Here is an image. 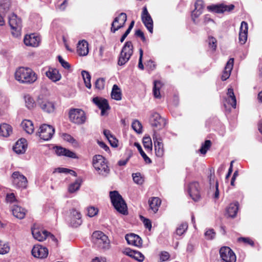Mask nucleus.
I'll use <instances>...</instances> for the list:
<instances>
[{"label": "nucleus", "instance_id": "f257e3e1", "mask_svg": "<svg viewBox=\"0 0 262 262\" xmlns=\"http://www.w3.org/2000/svg\"><path fill=\"white\" fill-rule=\"evenodd\" d=\"M16 80L21 83L32 84L37 79V74L30 68L20 67L15 73Z\"/></svg>", "mask_w": 262, "mask_h": 262}, {"label": "nucleus", "instance_id": "f03ea898", "mask_svg": "<svg viewBox=\"0 0 262 262\" xmlns=\"http://www.w3.org/2000/svg\"><path fill=\"white\" fill-rule=\"evenodd\" d=\"M93 165L98 174L106 176L110 172V168L106 159L101 155H96L93 159Z\"/></svg>", "mask_w": 262, "mask_h": 262}, {"label": "nucleus", "instance_id": "7ed1b4c3", "mask_svg": "<svg viewBox=\"0 0 262 262\" xmlns=\"http://www.w3.org/2000/svg\"><path fill=\"white\" fill-rule=\"evenodd\" d=\"M110 196L114 208L120 213L125 214L127 206L122 196L117 191H110Z\"/></svg>", "mask_w": 262, "mask_h": 262}, {"label": "nucleus", "instance_id": "20e7f679", "mask_svg": "<svg viewBox=\"0 0 262 262\" xmlns=\"http://www.w3.org/2000/svg\"><path fill=\"white\" fill-rule=\"evenodd\" d=\"M92 239L93 244L99 248L106 249L109 248L110 242L107 236L100 231L94 232Z\"/></svg>", "mask_w": 262, "mask_h": 262}, {"label": "nucleus", "instance_id": "39448f33", "mask_svg": "<svg viewBox=\"0 0 262 262\" xmlns=\"http://www.w3.org/2000/svg\"><path fill=\"white\" fill-rule=\"evenodd\" d=\"M133 53V45L130 41L125 42L120 53L118 64L119 66L125 64Z\"/></svg>", "mask_w": 262, "mask_h": 262}, {"label": "nucleus", "instance_id": "423d86ee", "mask_svg": "<svg viewBox=\"0 0 262 262\" xmlns=\"http://www.w3.org/2000/svg\"><path fill=\"white\" fill-rule=\"evenodd\" d=\"M70 120L77 124H82L85 123L86 117L84 112L78 108H72L69 113Z\"/></svg>", "mask_w": 262, "mask_h": 262}, {"label": "nucleus", "instance_id": "0eeeda50", "mask_svg": "<svg viewBox=\"0 0 262 262\" xmlns=\"http://www.w3.org/2000/svg\"><path fill=\"white\" fill-rule=\"evenodd\" d=\"M37 104L45 112L51 113L54 112L55 107L53 102L50 101L42 95L38 96Z\"/></svg>", "mask_w": 262, "mask_h": 262}, {"label": "nucleus", "instance_id": "6e6552de", "mask_svg": "<svg viewBox=\"0 0 262 262\" xmlns=\"http://www.w3.org/2000/svg\"><path fill=\"white\" fill-rule=\"evenodd\" d=\"M14 186L19 189H26L28 185L27 178L19 171H14L11 176Z\"/></svg>", "mask_w": 262, "mask_h": 262}, {"label": "nucleus", "instance_id": "1a4fd4ad", "mask_svg": "<svg viewBox=\"0 0 262 262\" xmlns=\"http://www.w3.org/2000/svg\"><path fill=\"white\" fill-rule=\"evenodd\" d=\"M68 222L71 227L74 228H77L81 225L82 220L80 212L75 209L70 210Z\"/></svg>", "mask_w": 262, "mask_h": 262}, {"label": "nucleus", "instance_id": "9d476101", "mask_svg": "<svg viewBox=\"0 0 262 262\" xmlns=\"http://www.w3.org/2000/svg\"><path fill=\"white\" fill-rule=\"evenodd\" d=\"M149 123L152 127L160 129L165 126L166 121L159 113L152 112L149 118Z\"/></svg>", "mask_w": 262, "mask_h": 262}, {"label": "nucleus", "instance_id": "9b49d317", "mask_svg": "<svg viewBox=\"0 0 262 262\" xmlns=\"http://www.w3.org/2000/svg\"><path fill=\"white\" fill-rule=\"evenodd\" d=\"M55 133V129L51 125L43 124L41 125L38 132L40 139L48 141L51 139Z\"/></svg>", "mask_w": 262, "mask_h": 262}, {"label": "nucleus", "instance_id": "f8f14e48", "mask_svg": "<svg viewBox=\"0 0 262 262\" xmlns=\"http://www.w3.org/2000/svg\"><path fill=\"white\" fill-rule=\"evenodd\" d=\"M9 24L12 30L15 31L16 33L12 32L13 35H18L21 29V20L14 13H11L9 16Z\"/></svg>", "mask_w": 262, "mask_h": 262}, {"label": "nucleus", "instance_id": "ddd939ff", "mask_svg": "<svg viewBox=\"0 0 262 262\" xmlns=\"http://www.w3.org/2000/svg\"><path fill=\"white\" fill-rule=\"evenodd\" d=\"M127 20V16L125 13H121L118 16L115 18L111 25V31L115 33L119 29L123 28Z\"/></svg>", "mask_w": 262, "mask_h": 262}, {"label": "nucleus", "instance_id": "4468645a", "mask_svg": "<svg viewBox=\"0 0 262 262\" xmlns=\"http://www.w3.org/2000/svg\"><path fill=\"white\" fill-rule=\"evenodd\" d=\"M220 256L225 262H235L236 256L233 251L228 247H222L220 250Z\"/></svg>", "mask_w": 262, "mask_h": 262}, {"label": "nucleus", "instance_id": "2eb2a0df", "mask_svg": "<svg viewBox=\"0 0 262 262\" xmlns=\"http://www.w3.org/2000/svg\"><path fill=\"white\" fill-rule=\"evenodd\" d=\"M234 5L231 4L229 5H225L223 4L219 5H213L208 6L207 9L216 13H223L225 12H230L234 9Z\"/></svg>", "mask_w": 262, "mask_h": 262}, {"label": "nucleus", "instance_id": "dca6fc26", "mask_svg": "<svg viewBox=\"0 0 262 262\" xmlns=\"http://www.w3.org/2000/svg\"><path fill=\"white\" fill-rule=\"evenodd\" d=\"M188 192L194 201H198L201 198L199 184L196 182L190 183L188 187Z\"/></svg>", "mask_w": 262, "mask_h": 262}, {"label": "nucleus", "instance_id": "f3484780", "mask_svg": "<svg viewBox=\"0 0 262 262\" xmlns=\"http://www.w3.org/2000/svg\"><path fill=\"white\" fill-rule=\"evenodd\" d=\"M204 8V2L202 0H197L195 3V9L191 14L192 19L195 24H199V21L196 19L202 14Z\"/></svg>", "mask_w": 262, "mask_h": 262}, {"label": "nucleus", "instance_id": "a211bd4d", "mask_svg": "<svg viewBox=\"0 0 262 262\" xmlns=\"http://www.w3.org/2000/svg\"><path fill=\"white\" fill-rule=\"evenodd\" d=\"M142 21L147 29L151 33L153 32V21L148 12L146 7H144L141 15Z\"/></svg>", "mask_w": 262, "mask_h": 262}, {"label": "nucleus", "instance_id": "6ab92c4d", "mask_svg": "<svg viewBox=\"0 0 262 262\" xmlns=\"http://www.w3.org/2000/svg\"><path fill=\"white\" fill-rule=\"evenodd\" d=\"M152 139L155 144V153L157 157H161L163 156L164 149L162 139L158 138L156 133L152 136Z\"/></svg>", "mask_w": 262, "mask_h": 262}, {"label": "nucleus", "instance_id": "aec40b11", "mask_svg": "<svg viewBox=\"0 0 262 262\" xmlns=\"http://www.w3.org/2000/svg\"><path fill=\"white\" fill-rule=\"evenodd\" d=\"M33 256L39 258H46L48 255V250L47 248L40 245H35L32 250Z\"/></svg>", "mask_w": 262, "mask_h": 262}, {"label": "nucleus", "instance_id": "412c9836", "mask_svg": "<svg viewBox=\"0 0 262 262\" xmlns=\"http://www.w3.org/2000/svg\"><path fill=\"white\" fill-rule=\"evenodd\" d=\"M40 38L36 34L33 33L25 36L24 39V43L28 46L37 47L40 42Z\"/></svg>", "mask_w": 262, "mask_h": 262}, {"label": "nucleus", "instance_id": "4be33fe9", "mask_svg": "<svg viewBox=\"0 0 262 262\" xmlns=\"http://www.w3.org/2000/svg\"><path fill=\"white\" fill-rule=\"evenodd\" d=\"M31 231L33 237L39 242L43 241L48 237V231L35 228V226L31 228Z\"/></svg>", "mask_w": 262, "mask_h": 262}, {"label": "nucleus", "instance_id": "5701e85b", "mask_svg": "<svg viewBox=\"0 0 262 262\" xmlns=\"http://www.w3.org/2000/svg\"><path fill=\"white\" fill-rule=\"evenodd\" d=\"M93 102L101 110L102 116L104 115L105 111L110 108L108 102L105 99L96 97L93 99Z\"/></svg>", "mask_w": 262, "mask_h": 262}, {"label": "nucleus", "instance_id": "b1692460", "mask_svg": "<svg viewBox=\"0 0 262 262\" xmlns=\"http://www.w3.org/2000/svg\"><path fill=\"white\" fill-rule=\"evenodd\" d=\"M248 30V25L247 23L243 21L241 24L238 37L239 42L241 45L245 44L247 40Z\"/></svg>", "mask_w": 262, "mask_h": 262}, {"label": "nucleus", "instance_id": "393cba45", "mask_svg": "<svg viewBox=\"0 0 262 262\" xmlns=\"http://www.w3.org/2000/svg\"><path fill=\"white\" fill-rule=\"evenodd\" d=\"M226 103L231 105L234 108L236 107V99L233 92V90L232 88L228 89L227 96L225 98V107H226Z\"/></svg>", "mask_w": 262, "mask_h": 262}, {"label": "nucleus", "instance_id": "a878e982", "mask_svg": "<svg viewBox=\"0 0 262 262\" xmlns=\"http://www.w3.org/2000/svg\"><path fill=\"white\" fill-rule=\"evenodd\" d=\"M125 238L129 245L136 247H140L142 245V239L138 235L134 233L127 234Z\"/></svg>", "mask_w": 262, "mask_h": 262}, {"label": "nucleus", "instance_id": "bb28decb", "mask_svg": "<svg viewBox=\"0 0 262 262\" xmlns=\"http://www.w3.org/2000/svg\"><path fill=\"white\" fill-rule=\"evenodd\" d=\"M27 144L26 139L21 138L18 140L13 146V150L18 154H24L27 149Z\"/></svg>", "mask_w": 262, "mask_h": 262}, {"label": "nucleus", "instance_id": "cd10ccee", "mask_svg": "<svg viewBox=\"0 0 262 262\" xmlns=\"http://www.w3.org/2000/svg\"><path fill=\"white\" fill-rule=\"evenodd\" d=\"M46 75L53 82H56L61 79V75L59 71L55 68H49L46 72Z\"/></svg>", "mask_w": 262, "mask_h": 262}, {"label": "nucleus", "instance_id": "c85d7f7f", "mask_svg": "<svg viewBox=\"0 0 262 262\" xmlns=\"http://www.w3.org/2000/svg\"><path fill=\"white\" fill-rule=\"evenodd\" d=\"M11 211L13 215L18 219H23L25 217L27 210L18 206V205H14L12 207Z\"/></svg>", "mask_w": 262, "mask_h": 262}, {"label": "nucleus", "instance_id": "c756f323", "mask_svg": "<svg viewBox=\"0 0 262 262\" xmlns=\"http://www.w3.org/2000/svg\"><path fill=\"white\" fill-rule=\"evenodd\" d=\"M88 42L85 40L78 42L77 45V53L80 56H86L89 53Z\"/></svg>", "mask_w": 262, "mask_h": 262}, {"label": "nucleus", "instance_id": "7c9ffc66", "mask_svg": "<svg viewBox=\"0 0 262 262\" xmlns=\"http://www.w3.org/2000/svg\"><path fill=\"white\" fill-rule=\"evenodd\" d=\"M234 59L230 58L226 63L224 71L222 75V80L225 81L227 80L230 76L231 70L233 66Z\"/></svg>", "mask_w": 262, "mask_h": 262}, {"label": "nucleus", "instance_id": "2f4dec72", "mask_svg": "<svg viewBox=\"0 0 262 262\" xmlns=\"http://www.w3.org/2000/svg\"><path fill=\"white\" fill-rule=\"evenodd\" d=\"M148 204L149 209L151 210L154 213H156L159 210V208L161 205V201L157 197H152L149 199Z\"/></svg>", "mask_w": 262, "mask_h": 262}, {"label": "nucleus", "instance_id": "473e14b6", "mask_svg": "<svg viewBox=\"0 0 262 262\" xmlns=\"http://www.w3.org/2000/svg\"><path fill=\"white\" fill-rule=\"evenodd\" d=\"M55 152L58 156H65L68 157L75 158L76 155L74 152L60 146H56Z\"/></svg>", "mask_w": 262, "mask_h": 262}, {"label": "nucleus", "instance_id": "72a5a7b5", "mask_svg": "<svg viewBox=\"0 0 262 262\" xmlns=\"http://www.w3.org/2000/svg\"><path fill=\"white\" fill-rule=\"evenodd\" d=\"M238 203L235 202L231 203L227 208L226 212L229 216L234 217L237 214L238 209Z\"/></svg>", "mask_w": 262, "mask_h": 262}, {"label": "nucleus", "instance_id": "f704fd0d", "mask_svg": "<svg viewBox=\"0 0 262 262\" xmlns=\"http://www.w3.org/2000/svg\"><path fill=\"white\" fill-rule=\"evenodd\" d=\"M12 133V127L6 123L0 125V136L4 137L9 136Z\"/></svg>", "mask_w": 262, "mask_h": 262}, {"label": "nucleus", "instance_id": "c9c22d12", "mask_svg": "<svg viewBox=\"0 0 262 262\" xmlns=\"http://www.w3.org/2000/svg\"><path fill=\"white\" fill-rule=\"evenodd\" d=\"M21 126L26 132L31 134L34 131V126L32 122L29 120H24L21 122Z\"/></svg>", "mask_w": 262, "mask_h": 262}, {"label": "nucleus", "instance_id": "e433bc0d", "mask_svg": "<svg viewBox=\"0 0 262 262\" xmlns=\"http://www.w3.org/2000/svg\"><path fill=\"white\" fill-rule=\"evenodd\" d=\"M122 94L120 89L117 84H114L113 86L111 97L116 100H120L122 98Z\"/></svg>", "mask_w": 262, "mask_h": 262}, {"label": "nucleus", "instance_id": "4c0bfd02", "mask_svg": "<svg viewBox=\"0 0 262 262\" xmlns=\"http://www.w3.org/2000/svg\"><path fill=\"white\" fill-rule=\"evenodd\" d=\"M26 106L29 110L33 109L36 106V103L33 97L29 94L24 96Z\"/></svg>", "mask_w": 262, "mask_h": 262}, {"label": "nucleus", "instance_id": "58836bf2", "mask_svg": "<svg viewBox=\"0 0 262 262\" xmlns=\"http://www.w3.org/2000/svg\"><path fill=\"white\" fill-rule=\"evenodd\" d=\"M81 75L82 76L85 86L88 89H91V75L90 73L86 71H82L81 72Z\"/></svg>", "mask_w": 262, "mask_h": 262}, {"label": "nucleus", "instance_id": "ea45409f", "mask_svg": "<svg viewBox=\"0 0 262 262\" xmlns=\"http://www.w3.org/2000/svg\"><path fill=\"white\" fill-rule=\"evenodd\" d=\"M162 86V83L160 81L156 80L154 81V85L153 88V93L154 96L157 98H160V89Z\"/></svg>", "mask_w": 262, "mask_h": 262}, {"label": "nucleus", "instance_id": "a19ab883", "mask_svg": "<svg viewBox=\"0 0 262 262\" xmlns=\"http://www.w3.org/2000/svg\"><path fill=\"white\" fill-rule=\"evenodd\" d=\"M135 146L137 147L138 151H139L141 156L142 157V158H143L144 161L146 163H151V160H150V159L146 155V154L144 152V151L142 150V148L141 146V145L139 144V143H135Z\"/></svg>", "mask_w": 262, "mask_h": 262}, {"label": "nucleus", "instance_id": "79ce46f5", "mask_svg": "<svg viewBox=\"0 0 262 262\" xmlns=\"http://www.w3.org/2000/svg\"><path fill=\"white\" fill-rule=\"evenodd\" d=\"M188 228L187 224L186 223H183L180 224L176 229V234L179 236H181L183 234Z\"/></svg>", "mask_w": 262, "mask_h": 262}, {"label": "nucleus", "instance_id": "37998d69", "mask_svg": "<svg viewBox=\"0 0 262 262\" xmlns=\"http://www.w3.org/2000/svg\"><path fill=\"white\" fill-rule=\"evenodd\" d=\"M81 183L78 180H76L74 183L71 184L69 186V191L71 193H73L79 190Z\"/></svg>", "mask_w": 262, "mask_h": 262}, {"label": "nucleus", "instance_id": "c03bdc74", "mask_svg": "<svg viewBox=\"0 0 262 262\" xmlns=\"http://www.w3.org/2000/svg\"><path fill=\"white\" fill-rule=\"evenodd\" d=\"M143 144L145 149L149 151L152 150V141L150 137H144L143 139Z\"/></svg>", "mask_w": 262, "mask_h": 262}, {"label": "nucleus", "instance_id": "a18cd8bd", "mask_svg": "<svg viewBox=\"0 0 262 262\" xmlns=\"http://www.w3.org/2000/svg\"><path fill=\"white\" fill-rule=\"evenodd\" d=\"M132 127L133 129L137 133H142V126L141 123L138 120H135L132 123Z\"/></svg>", "mask_w": 262, "mask_h": 262}, {"label": "nucleus", "instance_id": "49530a36", "mask_svg": "<svg viewBox=\"0 0 262 262\" xmlns=\"http://www.w3.org/2000/svg\"><path fill=\"white\" fill-rule=\"evenodd\" d=\"M98 209L94 206H89L86 208L87 215L90 217L95 216L98 214Z\"/></svg>", "mask_w": 262, "mask_h": 262}, {"label": "nucleus", "instance_id": "de8ad7c7", "mask_svg": "<svg viewBox=\"0 0 262 262\" xmlns=\"http://www.w3.org/2000/svg\"><path fill=\"white\" fill-rule=\"evenodd\" d=\"M61 137L64 141L69 142L73 145L77 144V142L76 141V140L71 135L68 134H62L61 135Z\"/></svg>", "mask_w": 262, "mask_h": 262}, {"label": "nucleus", "instance_id": "09e8293b", "mask_svg": "<svg viewBox=\"0 0 262 262\" xmlns=\"http://www.w3.org/2000/svg\"><path fill=\"white\" fill-rule=\"evenodd\" d=\"M10 0H0V7L4 10L5 12H7L10 7Z\"/></svg>", "mask_w": 262, "mask_h": 262}, {"label": "nucleus", "instance_id": "8fccbe9b", "mask_svg": "<svg viewBox=\"0 0 262 262\" xmlns=\"http://www.w3.org/2000/svg\"><path fill=\"white\" fill-rule=\"evenodd\" d=\"M10 247L8 244L0 241V254H5L9 252Z\"/></svg>", "mask_w": 262, "mask_h": 262}, {"label": "nucleus", "instance_id": "3c124183", "mask_svg": "<svg viewBox=\"0 0 262 262\" xmlns=\"http://www.w3.org/2000/svg\"><path fill=\"white\" fill-rule=\"evenodd\" d=\"M211 141L206 140L204 144L202 145L200 151L202 154H205L211 146Z\"/></svg>", "mask_w": 262, "mask_h": 262}, {"label": "nucleus", "instance_id": "603ef678", "mask_svg": "<svg viewBox=\"0 0 262 262\" xmlns=\"http://www.w3.org/2000/svg\"><path fill=\"white\" fill-rule=\"evenodd\" d=\"M105 79L103 78H99L95 82V88L98 90H102L104 88Z\"/></svg>", "mask_w": 262, "mask_h": 262}, {"label": "nucleus", "instance_id": "864d4df0", "mask_svg": "<svg viewBox=\"0 0 262 262\" xmlns=\"http://www.w3.org/2000/svg\"><path fill=\"white\" fill-rule=\"evenodd\" d=\"M132 176L135 183L138 184H142L143 183L144 180L140 173H133Z\"/></svg>", "mask_w": 262, "mask_h": 262}, {"label": "nucleus", "instance_id": "5fc2aeb1", "mask_svg": "<svg viewBox=\"0 0 262 262\" xmlns=\"http://www.w3.org/2000/svg\"><path fill=\"white\" fill-rule=\"evenodd\" d=\"M160 262L165 261L169 260L170 258V254L167 251H162L159 254Z\"/></svg>", "mask_w": 262, "mask_h": 262}, {"label": "nucleus", "instance_id": "6e6d98bb", "mask_svg": "<svg viewBox=\"0 0 262 262\" xmlns=\"http://www.w3.org/2000/svg\"><path fill=\"white\" fill-rule=\"evenodd\" d=\"M208 45L210 48H211L213 51H215L216 48V40L213 37H209L208 39Z\"/></svg>", "mask_w": 262, "mask_h": 262}, {"label": "nucleus", "instance_id": "4d7b16f0", "mask_svg": "<svg viewBox=\"0 0 262 262\" xmlns=\"http://www.w3.org/2000/svg\"><path fill=\"white\" fill-rule=\"evenodd\" d=\"M204 235L207 239H212L215 236V232L213 229H210L205 232Z\"/></svg>", "mask_w": 262, "mask_h": 262}, {"label": "nucleus", "instance_id": "13d9d810", "mask_svg": "<svg viewBox=\"0 0 262 262\" xmlns=\"http://www.w3.org/2000/svg\"><path fill=\"white\" fill-rule=\"evenodd\" d=\"M58 59L59 63L63 68L67 70L70 68V64L67 61H65L61 56H58Z\"/></svg>", "mask_w": 262, "mask_h": 262}, {"label": "nucleus", "instance_id": "bf43d9fd", "mask_svg": "<svg viewBox=\"0 0 262 262\" xmlns=\"http://www.w3.org/2000/svg\"><path fill=\"white\" fill-rule=\"evenodd\" d=\"M133 258L140 262L143 261L144 259V255L141 252L136 251H135Z\"/></svg>", "mask_w": 262, "mask_h": 262}, {"label": "nucleus", "instance_id": "052dcab7", "mask_svg": "<svg viewBox=\"0 0 262 262\" xmlns=\"http://www.w3.org/2000/svg\"><path fill=\"white\" fill-rule=\"evenodd\" d=\"M7 203H12L16 201L15 195L13 193L7 194L6 198Z\"/></svg>", "mask_w": 262, "mask_h": 262}, {"label": "nucleus", "instance_id": "680f3d73", "mask_svg": "<svg viewBox=\"0 0 262 262\" xmlns=\"http://www.w3.org/2000/svg\"><path fill=\"white\" fill-rule=\"evenodd\" d=\"M139 63H138V68L141 70L144 69V66L142 63V58L143 55V51L142 49H140L139 50Z\"/></svg>", "mask_w": 262, "mask_h": 262}, {"label": "nucleus", "instance_id": "e2e57ef3", "mask_svg": "<svg viewBox=\"0 0 262 262\" xmlns=\"http://www.w3.org/2000/svg\"><path fill=\"white\" fill-rule=\"evenodd\" d=\"M9 99L5 96H2L0 97V104L3 105L4 107H6L9 104Z\"/></svg>", "mask_w": 262, "mask_h": 262}, {"label": "nucleus", "instance_id": "0e129e2a", "mask_svg": "<svg viewBox=\"0 0 262 262\" xmlns=\"http://www.w3.org/2000/svg\"><path fill=\"white\" fill-rule=\"evenodd\" d=\"M108 141L112 146L114 147L118 146V140L113 135L108 139Z\"/></svg>", "mask_w": 262, "mask_h": 262}, {"label": "nucleus", "instance_id": "69168bd1", "mask_svg": "<svg viewBox=\"0 0 262 262\" xmlns=\"http://www.w3.org/2000/svg\"><path fill=\"white\" fill-rule=\"evenodd\" d=\"M238 240L239 242H242L251 246L254 245L253 242L248 237H239L238 238Z\"/></svg>", "mask_w": 262, "mask_h": 262}, {"label": "nucleus", "instance_id": "338daca9", "mask_svg": "<svg viewBox=\"0 0 262 262\" xmlns=\"http://www.w3.org/2000/svg\"><path fill=\"white\" fill-rule=\"evenodd\" d=\"M143 222L144 226L150 230L151 228V223L149 219L144 218Z\"/></svg>", "mask_w": 262, "mask_h": 262}, {"label": "nucleus", "instance_id": "774afa93", "mask_svg": "<svg viewBox=\"0 0 262 262\" xmlns=\"http://www.w3.org/2000/svg\"><path fill=\"white\" fill-rule=\"evenodd\" d=\"M135 251L134 250H131L129 248H126L123 253L126 255H128L131 257H133V255H134V254H135Z\"/></svg>", "mask_w": 262, "mask_h": 262}]
</instances>
